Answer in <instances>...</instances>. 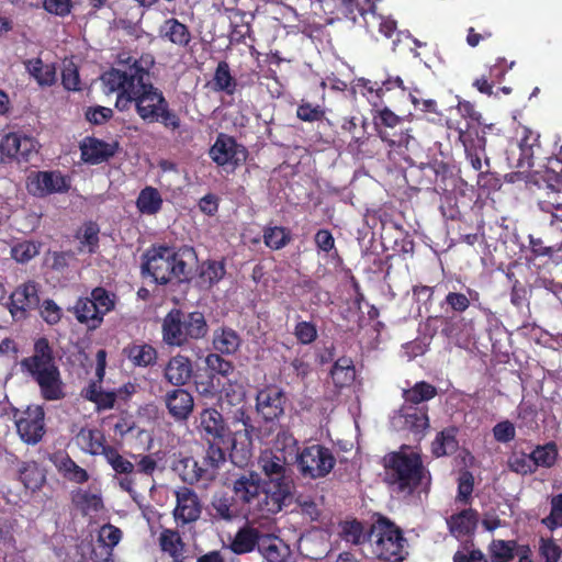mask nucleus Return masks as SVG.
Masks as SVG:
<instances>
[{
    "label": "nucleus",
    "mask_w": 562,
    "mask_h": 562,
    "mask_svg": "<svg viewBox=\"0 0 562 562\" xmlns=\"http://www.w3.org/2000/svg\"><path fill=\"white\" fill-rule=\"evenodd\" d=\"M101 81L106 93H116L115 108L120 111L135 105L136 113L148 123L161 122L167 128L180 126L178 115L169 109L162 92L149 81V74L138 60L104 72Z\"/></svg>",
    "instance_id": "obj_1"
},
{
    "label": "nucleus",
    "mask_w": 562,
    "mask_h": 562,
    "mask_svg": "<svg viewBox=\"0 0 562 562\" xmlns=\"http://www.w3.org/2000/svg\"><path fill=\"white\" fill-rule=\"evenodd\" d=\"M198 429L206 439H224L231 435L232 458L234 462H246L251 457L254 426L244 412H238L227 427L222 414L214 408L200 413Z\"/></svg>",
    "instance_id": "obj_2"
},
{
    "label": "nucleus",
    "mask_w": 562,
    "mask_h": 562,
    "mask_svg": "<svg viewBox=\"0 0 562 562\" xmlns=\"http://www.w3.org/2000/svg\"><path fill=\"white\" fill-rule=\"evenodd\" d=\"M196 262V255L192 247L183 246L178 250L160 246L146 254V270L160 284L173 280H187Z\"/></svg>",
    "instance_id": "obj_3"
},
{
    "label": "nucleus",
    "mask_w": 562,
    "mask_h": 562,
    "mask_svg": "<svg viewBox=\"0 0 562 562\" xmlns=\"http://www.w3.org/2000/svg\"><path fill=\"white\" fill-rule=\"evenodd\" d=\"M21 366L36 381L46 401H58L65 396L64 383L47 339H37L34 353L23 359Z\"/></svg>",
    "instance_id": "obj_4"
},
{
    "label": "nucleus",
    "mask_w": 562,
    "mask_h": 562,
    "mask_svg": "<svg viewBox=\"0 0 562 562\" xmlns=\"http://www.w3.org/2000/svg\"><path fill=\"white\" fill-rule=\"evenodd\" d=\"M425 470L419 454L402 449L384 458V481L393 492L412 494L422 483Z\"/></svg>",
    "instance_id": "obj_5"
},
{
    "label": "nucleus",
    "mask_w": 562,
    "mask_h": 562,
    "mask_svg": "<svg viewBox=\"0 0 562 562\" xmlns=\"http://www.w3.org/2000/svg\"><path fill=\"white\" fill-rule=\"evenodd\" d=\"M162 340L169 346L180 347L190 339H200L207 333V324L200 312L171 310L162 321Z\"/></svg>",
    "instance_id": "obj_6"
},
{
    "label": "nucleus",
    "mask_w": 562,
    "mask_h": 562,
    "mask_svg": "<svg viewBox=\"0 0 562 562\" xmlns=\"http://www.w3.org/2000/svg\"><path fill=\"white\" fill-rule=\"evenodd\" d=\"M372 552L381 560L396 562L403 560L405 539L401 530L389 519L380 517L368 535Z\"/></svg>",
    "instance_id": "obj_7"
},
{
    "label": "nucleus",
    "mask_w": 562,
    "mask_h": 562,
    "mask_svg": "<svg viewBox=\"0 0 562 562\" xmlns=\"http://www.w3.org/2000/svg\"><path fill=\"white\" fill-rule=\"evenodd\" d=\"M265 476L273 484L271 494H266V508L268 513L281 510V457L280 450L266 449L261 452L258 461Z\"/></svg>",
    "instance_id": "obj_8"
},
{
    "label": "nucleus",
    "mask_w": 562,
    "mask_h": 562,
    "mask_svg": "<svg viewBox=\"0 0 562 562\" xmlns=\"http://www.w3.org/2000/svg\"><path fill=\"white\" fill-rule=\"evenodd\" d=\"M297 463L304 476L321 479L330 473L336 460L328 448L321 445H312L299 453Z\"/></svg>",
    "instance_id": "obj_9"
},
{
    "label": "nucleus",
    "mask_w": 562,
    "mask_h": 562,
    "mask_svg": "<svg viewBox=\"0 0 562 562\" xmlns=\"http://www.w3.org/2000/svg\"><path fill=\"white\" fill-rule=\"evenodd\" d=\"M234 497L237 502L247 505V510H258L262 515H269L266 508V494L272 491H260V477L255 472L240 475L233 485Z\"/></svg>",
    "instance_id": "obj_10"
},
{
    "label": "nucleus",
    "mask_w": 562,
    "mask_h": 562,
    "mask_svg": "<svg viewBox=\"0 0 562 562\" xmlns=\"http://www.w3.org/2000/svg\"><path fill=\"white\" fill-rule=\"evenodd\" d=\"M283 512L289 516L291 524H305L316 520L319 510L316 503L308 495L290 492L288 484L283 482Z\"/></svg>",
    "instance_id": "obj_11"
},
{
    "label": "nucleus",
    "mask_w": 562,
    "mask_h": 562,
    "mask_svg": "<svg viewBox=\"0 0 562 562\" xmlns=\"http://www.w3.org/2000/svg\"><path fill=\"white\" fill-rule=\"evenodd\" d=\"M69 186L68 179L59 171H33L26 178L27 192L36 198L66 192Z\"/></svg>",
    "instance_id": "obj_12"
},
{
    "label": "nucleus",
    "mask_w": 562,
    "mask_h": 562,
    "mask_svg": "<svg viewBox=\"0 0 562 562\" xmlns=\"http://www.w3.org/2000/svg\"><path fill=\"white\" fill-rule=\"evenodd\" d=\"M538 139V134L527 127H522L520 138L512 142L506 150L508 165L522 171L531 168Z\"/></svg>",
    "instance_id": "obj_13"
},
{
    "label": "nucleus",
    "mask_w": 562,
    "mask_h": 562,
    "mask_svg": "<svg viewBox=\"0 0 562 562\" xmlns=\"http://www.w3.org/2000/svg\"><path fill=\"white\" fill-rule=\"evenodd\" d=\"M210 156L215 164L234 169L245 161L246 149L238 145L234 138L221 134L210 149Z\"/></svg>",
    "instance_id": "obj_14"
},
{
    "label": "nucleus",
    "mask_w": 562,
    "mask_h": 562,
    "mask_svg": "<svg viewBox=\"0 0 562 562\" xmlns=\"http://www.w3.org/2000/svg\"><path fill=\"white\" fill-rule=\"evenodd\" d=\"M38 288L34 282H26L18 286L10 295L9 312L14 321L27 317L30 311L38 306Z\"/></svg>",
    "instance_id": "obj_15"
},
{
    "label": "nucleus",
    "mask_w": 562,
    "mask_h": 562,
    "mask_svg": "<svg viewBox=\"0 0 562 562\" xmlns=\"http://www.w3.org/2000/svg\"><path fill=\"white\" fill-rule=\"evenodd\" d=\"M44 417L41 406H29L16 419V429L24 442L35 445L42 439L45 432Z\"/></svg>",
    "instance_id": "obj_16"
},
{
    "label": "nucleus",
    "mask_w": 562,
    "mask_h": 562,
    "mask_svg": "<svg viewBox=\"0 0 562 562\" xmlns=\"http://www.w3.org/2000/svg\"><path fill=\"white\" fill-rule=\"evenodd\" d=\"M104 458L115 472V480L120 487L134 498L136 493L134 490L136 476L135 464L121 456L119 451L112 447L105 452Z\"/></svg>",
    "instance_id": "obj_17"
},
{
    "label": "nucleus",
    "mask_w": 562,
    "mask_h": 562,
    "mask_svg": "<svg viewBox=\"0 0 562 562\" xmlns=\"http://www.w3.org/2000/svg\"><path fill=\"white\" fill-rule=\"evenodd\" d=\"M177 505L173 516L177 521L188 524L196 520L201 514V505L198 495L188 487H181L175 492Z\"/></svg>",
    "instance_id": "obj_18"
},
{
    "label": "nucleus",
    "mask_w": 562,
    "mask_h": 562,
    "mask_svg": "<svg viewBox=\"0 0 562 562\" xmlns=\"http://www.w3.org/2000/svg\"><path fill=\"white\" fill-rule=\"evenodd\" d=\"M440 321L441 333L456 345L465 347L470 342L474 331L471 322L459 315L442 316Z\"/></svg>",
    "instance_id": "obj_19"
},
{
    "label": "nucleus",
    "mask_w": 562,
    "mask_h": 562,
    "mask_svg": "<svg viewBox=\"0 0 562 562\" xmlns=\"http://www.w3.org/2000/svg\"><path fill=\"white\" fill-rule=\"evenodd\" d=\"M378 133L382 142L390 147V151L396 153L406 161L411 160L419 149L418 142L408 131L390 134L387 131L379 130Z\"/></svg>",
    "instance_id": "obj_20"
},
{
    "label": "nucleus",
    "mask_w": 562,
    "mask_h": 562,
    "mask_svg": "<svg viewBox=\"0 0 562 562\" xmlns=\"http://www.w3.org/2000/svg\"><path fill=\"white\" fill-rule=\"evenodd\" d=\"M257 411L267 422H273L281 415V389L269 386L257 394Z\"/></svg>",
    "instance_id": "obj_21"
},
{
    "label": "nucleus",
    "mask_w": 562,
    "mask_h": 562,
    "mask_svg": "<svg viewBox=\"0 0 562 562\" xmlns=\"http://www.w3.org/2000/svg\"><path fill=\"white\" fill-rule=\"evenodd\" d=\"M165 403L169 414L176 420H186L193 411V397L183 389H175L167 392Z\"/></svg>",
    "instance_id": "obj_22"
},
{
    "label": "nucleus",
    "mask_w": 562,
    "mask_h": 562,
    "mask_svg": "<svg viewBox=\"0 0 562 562\" xmlns=\"http://www.w3.org/2000/svg\"><path fill=\"white\" fill-rule=\"evenodd\" d=\"M23 66L29 76L42 88L52 87L57 81L54 63H44L42 58L34 57L23 60Z\"/></svg>",
    "instance_id": "obj_23"
},
{
    "label": "nucleus",
    "mask_w": 562,
    "mask_h": 562,
    "mask_svg": "<svg viewBox=\"0 0 562 562\" xmlns=\"http://www.w3.org/2000/svg\"><path fill=\"white\" fill-rule=\"evenodd\" d=\"M76 445L86 453L103 456L111 448L105 445V438L101 430L95 428H81L75 437Z\"/></svg>",
    "instance_id": "obj_24"
},
{
    "label": "nucleus",
    "mask_w": 562,
    "mask_h": 562,
    "mask_svg": "<svg viewBox=\"0 0 562 562\" xmlns=\"http://www.w3.org/2000/svg\"><path fill=\"white\" fill-rule=\"evenodd\" d=\"M81 156L86 162L97 165L108 160L115 153L116 145L97 138H86L81 146Z\"/></svg>",
    "instance_id": "obj_25"
},
{
    "label": "nucleus",
    "mask_w": 562,
    "mask_h": 562,
    "mask_svg": "<svg viewBox=\"0 0 562 562\" xmlns=\"http://www.w3.org/2000/svg\"><path fill=\"white\" fill-rule=\"evenodd\" d=\"M192 375V363L188 357L177 355L165 368V378L173 385H184Z\"/></svg>",
    "instance_id": "obj_26"
},
{
    "label": "nucleus",
    "mask_w": 562,
    "mask_h": 562,
    "mask_svg": "<svg viewBox=\"0 0 562 562\" xmlns=\"http://www.w3.org/2000/svg\"><path fill=\"white\" fill-rule=\"evenodd\" d=\"M176 470L179 472L182 480L190 484L199 481H212V470H205L203 462L200 463L191 457L180 460Z\"/></svg>",
    "instance_id": "obj_27"
},
{
    "label": "nucleus",
    "mask_w": 562,
    "mask_h": 562,
    "mask_svg": "<svg viewBox=\"0 0 562 562\" xmlns=\"http://www.w3.org/2000/svg\"><path fill=\"white\" fill-rule=\"evenodd\" d=\"M450 532L456 538H462L472 533L477 524V514L473 509H463L447 519Z\"/></svg>",
    "instance_id": "obj_28"
},
{
    "label": "nucleus",
    "mask_w": 562,
    "mask_h": 562,
    "mask_svg": "<svg viewBox=\"0 0 562 562\" xmlns=\"http://www.w3.org/2000/svg\"><path fill=\"white\" fill-rule=\"evenodd\" d=\"M458 133L465 154L485 153L486 139L477 125L467 123L465 128H458Z\"/></svg>",
    "instance_id": "obj_29"
},
{
    "label": "nucleus",
    "mask_w": 562,
    "mask_h": 562,
    "mask_svg": "<svg viewBox=\"0 0 562 562\" xmlns=\"http://www.w3.org/2000/svg\"><path fill=\"white\" fill-rule=\"evenodd\" d=\"M330 379L336 389H344L352 384L356 378L353 362L348 357L338 358L330 369Z\"/></svg>",
    "instance_id": "obj_30"
},
{
    "label": "nucleus",
    "mask_w": 562,
    "mask_h": 562,
    "mask_svg": "<svg viewBox=\"0 0 562 562\" xmlns=\"http://www.w3.org/2000/svg\"><path fill=\"white\" fill-rule=\"evenodd\" d=\"M126 358L137 367H148L156 362V349L145 342H133L126 346L123 350Z\"/></svg>",
    "instance_id": "obj_31"
},
{
    "label": "nucleus",
    "mask_w": 562,
    "mask_h": 562,
    "mask_svg": "<svg viewBox=\"0 0 562 562\" xmlns=\"http://www.w3.org/2000/svg\"><path fill=\"white\" fill-rule=\"evenodd\" d=\"M122 540V531L120 528L106 524L103 525L98 532V542L102 546L103 552H101L102 560L100 562H114L113 561V548L116 547ZM94 562H99L94 560Z\"/></svg>",
    "instance_id": "obj_32"
},
{
    "label": "nucleus",
    "mask_w": 562,
    "mask_h": 562,
    "mask_svg": "<svg viewBox=\"0 0 562 562\" xmlns=\"http://www.w3.org/2000/svg\"><path fill=\"white\" fill-rule=\"evenodd\" d=\"M77 319L89 328H97L103 321L102 314L91 297L79 299L74 307Z\"/></svg>",
    "instance_id": "obj_33"
},
{
    "label": "nucleus",
    "mask_w": 562,
    "mask_h": 562,
    "mask_svg": "<svg viewBox=\"0 0 562 562\" xmlns=\"http://www.w3.org/2000/svg\"><path fill=\"white\" fill-rule=\"evenodd\" d=\"M160 36L172 44L184 47L191 41V34L183 23L177 19H168L160 26Z\"/></svg>",
    "instance_id": "obj_34"
},
{
    "label": "nucleus",
    "mask_w": 562,
    "mask_h": 562,
    "mask_svg": "<svg viewBox=\"0 0 562 562\" xmlns=\"http://www.w3.org/2000/svg\"><path fill=\"white\" fill-rule=\"evenodd\" d=\"M53 462L57 470L69 481L83 483L88 481L89 475L85 469L79 467L69 456L57 453L53 458Z\"/></svg>",
    "instance_id": "obj_35"
},
{
    "label": "nucleus",
    "mask_w": 562,
    "mask_h": 562,
    "mask_svg": "<svg viewBox=\"0 0 562 562\" xmlns=\"http://www.w3.org/2000/svg\"><path fill=\"white\" fill-rule=\"evenodd\" d=\"M19 477L26 490L35 492L45 482V474L34 461L22 462L19 467Z\"/></svg>",
    "instance_id": "obj_36"
},
{
    "label": "nucleus",
    "mask_w": 562,
    "mask_h": 562,
    "mask_svg": "<svg viewBox=\"0 0 562 562\" xmlns=\"http://www.w3.org/2000/svg\"><path fill=\"white\" fill-rule=\"evenodd\" d=\"M398 418L414 432H420L428 427V416L424 407H416L404 404L400 411Z\"/></svg>",
    "instance_id": "obj_37"
},
{
    "label": "nucleus",
    "mask_w": 562,
    "mask_h": 562,
    "mask_svg": "<svg viewBox=\"0 0 562 562\" xmlns=\"http://www.w3.org/2000/svg\"><path fill=\"white\" fill-rule=\"evenodd\" d=\"M136 206L142 214L155 215L162 206L161 194L156 188L146 187L139 192Z\"/></svg>",
    "instance_id": "obj_38"
},
{
    "label": "nucleus",
    "mask_w": 562,
    "mask_h": 562,
    "mask_svg": "<svg viewBox=\"0 0 562 562\" xmlns=\"http://www.w3.org/2000/svg\"><path fill=\"white\" fill-rule=\"evenodd\" d=\"M260 536L254 528H241L235 535L231 549L237 554L248 553L257 547Z\"/></svg>",
    "instance_id": "obj_39"
},
{
    "label": "nucleus",
    "mask_w": 562,
    "mask_h": 562,
    "mask_svg": "<svg viewBox=\"0 0 562 562\" xmlns=\"http://www.w3.org/2000/svg\"><path fill=\"white\" fill-rule=\"evenodd\" d=\"M559 457V450L555 442L550 441L544 445H538L531 451V458L535 463V469L538 468H552Z\"/></svg>",
    "instance_id": "obj_40"
},
{
    "label": "nucleus",
    "mask_w": 562,
    "mask_h": 562,
    "mask_svg": "<svg viewBox=\"0 0 562 562\" xmlns=\"http://www.w3.org/2000/svg\"><path fill=\"white\" fill-rule=\"evenodd\" d=\"M82 396L93 402L98 409H110L114 406L116 395L114 392L103 391L101 384L92 382L82 391Z\"/></svg>",
    "instance_id": "obj_41"
},
{
    "label": "nucleus",
    "mask_w": 562,
    "mask_h": 562,
    "mask_svg": "<svg viewBox=\"0 0 562 562\" xmlns=\"http://www.w3.org/2000/svg\"><path fill=\"white\" fill-rule=\"evenodd\" d=\"M325 114L326 108L323 100L321 102H313L307 98H303L296 109V117L308 123L322 121Z\"/></svg>",
    "instance_id": "obj_42"
},
{
    "label": "nucleus",
    "mask_w": 562,
    "mask_h": 562,
    "mask_svg": "<svg viewBox=\"0 0 562 562\" xmlns=\"http://www.w3.org/2000/svg\"><path fill=\"white\" fill-rule=\"evenodd\" d=\"M213 345L217 351L231 355L238 349L240 338L235 330L221 328L214 333Z\"/></svg>",
    "instance_id": "obj_43"
},
{
    "label": "nucleus",
    "mask_w": 562,
    "mask_h": 562,
    "mask_svg": "<svg viewBox=\"0 0 562 562\" xmlns=\"http://www.w3.org/2000/svg\"><path fill=\"white\" fill-rule=\"evenodd\" d=\"M437 390L427 382H417L413 387L405 390L403 393L405 404L416 406L435 397Z\"/></svg>",
    "instance_id": "obj_44"
},
{
    "label": "nucleus",
    "mask_w": 562,
    "mask_h": 562,
    "mask_svg": "<svg viewBox=\"0 0 562 562\" xmlns=\"http://www.w3.org/2000/svg\"><path fill=\"white\" fill-rule=\"evenodd\" d=\"M159 542L161 550L168 553L175 561L183 559V544L178 532L166 529L160 533Z\"/></svg>",
    "instance_id": "obj_45"
},
{
    "label": "nucleus",
    "mask_w": 562,
    "mask_h": 562,
    "mask_svg": "<svg viewBox=\"0 0 562 562\" xmlns=\"http://www.w3.org/2000/svg\"><path fill=\"white\" fill-rule=\"evenodd\" d=\"M280 539L274 535H261L257 549L267 562H281Z\"/></svg>",
    "instance_id": "obj_46"
},
{
    "label": "nucleus",
    "mask_w": 562,
    "mask_h": 562,
    "mask_svg": "<svg viewBox=\"0 0 562 562\" xmlns=\"http://www.w3.org/2000/svg\"><path fill=\"white\" fill-rule=\"evenodd\" d=\"M14 142L13 153L15 159L27 161L38 150V143L31 136L19 133H11Z\"/></svg>",
    "instance_id": "obj_47"
},
{
    "label": "nucleus",
    "mask_w": 562,
    "mask_h": 562,
    "mask_svg": "<svg viewBox=\"0 0 562 562\" xmlns=\"http://www.w3.org/2000/svg\"><path fill=\"white\" fill-rule=\"evenodd\" d=\"M507 465L510 471L521 475L532 474L536 472L531 452L526 453L524 451H513L508 457Z\"/></svg>",
    "instance_id": "obj_48"
},
{
    "label": "nucleus",
    "mask_w": 562,
    "mask_h": 562,
    "mask_svg": "<svg viewBox=\"0 0 562 562\" xmlns=\"http://www.w3.org/2000/svg\"><path fill=\"white\" fill-rule=\"evenodd\" d=\"M517 542L514 540H493L490 544L492 562H509L515 557Z\"/></svg>",
    "instance_id": "obj_49"
},
{
    "label": "nucleus",
    "mask_w": 562,
    "mask_h": 562,
    "mask_svg": "<svg viewBox=\"0 0 562 562\" xmlns=\"http://www.w3.org/2000/svg\"><path fill=\"white\" fill-rule=\"evenodd\" d=\"M214 88L217 91H224L227 94H233L236 90V80L232 77L228 64L221 61L215 70L213 78Z\"/></svg>",
    "instance_id": "obj_50"
},
{
    "label": "nucleus",
    "mask_w": 562,
    "mask_h": 562,
    "mask_svg": "<svg viewBox=\"0 0 562 562\" xmlns=\"http://www.w3.org/2000/svg\"><path fill=\"white\" fill-rule=\"evenodd\" d=\"M458 447L454 429H446L437 435L431 449L436 457L452 453Z\"/></svg>",
    "instance_id": "obj_51"
},
{
    "label": "nucleus",
    "mask_w": 562,
    "mask_h": 562,
    "mask_svg": "<svg viewBox=\"0 0 562 562\" xmlns=\"http://www.w3.org/2000/svg\"><path fill=\"white\" fill-rule=\"evenodd\" d=\"M538 554L540 562H559L562 557V549L552 537H541Z\"/></svg>",
    "instance_id": "obj_52"
},
{
    "label": "nucleus",
    "mask_w": 562,
    "mask_h": 562,
    "mask_svg": "<svg viewBox=\"0 0 562 562\" xmlns=\"http://www.w3.org/2000/svg\"><path fill=\"white\" fill-rule=\"evenodd\" d=\"M80 250L92 254L99 246V227L94 223H87L78 236Z\"/></svg>",
    "instance_id": "obj_53"
},
{
    "label": "nucleus",
    "mask_w": 562,
    "mask_h": 562,
    "mask_svg": "<svg viewBox=\"0 0 562 562\" xmlns=\"http://www.w3.org/2000/svg\"><path fill=\"white\" fill-rule=\"evenodd\" d=\"M551 165L542 176L543 181L547 183V188L552 192H559L562 188V162L558 159H549Z\"/></svg>",
    "instance_id": "obj_54"
},
{
    "label": "nucleus",
    "mask_w": 562,
    "mask_h": 562,
    "mask_svg": "<svg viewBox=\"0 0 562 562\" xmlns=\"http://www.w3.org/2000/svg\"><path fill=\"white\" fill-rule=\"evenodd\" d=\"M550 514L541 522L551 531L562 527V494L554 495L550 501Z\"/></svg>",
    "instance_id": "obj_55"
},
{
    "label": "nucleus",
    "mask_w": 562,
    "mask_h": 562,
    "mask_svg": "<svg viewBox=\"0 0 562 562\" xmlns=\"http://www.w3.org/2000/svg\"><path fill=\"white\" fill-rule=\"evenodd\" d=\"M40 251V246L31 240H24L15 244L11 248L12 258L21 263L30 261Z\"/></svg>",
    "instance_id": "obj_56"
},
{
    "label": "nucleus",
    "mask_w": 562,
    "mask_h": 562,
    "mask_svg": "<svg viewBox=\"0 0 562 562\" xmlns=\"http://www.w3.org/2000/svg\"><path fill=\"white\" fill-rule=\"evenodd\" d=\"M226 461L225 452L222 448L210 445L206 454L203 458L205 470H212V480L216 476L217 470Z\"/></svg>",
    "instance_id": "obj_57"
},
{
    "label": "nucleus",
    "mask_w": 562,
    "mask_h": 562,
    "mask_svg": "<svg viewBox=\"0 0 562 562\" xmlns=\"http://www.w3.org/2000/svg\"><path fill=\"white\" fill-rule=\"evenodd\" d=\"M341 537L347 542L359 544L366 540L367 532L361 522L356 520L346 521L341 526Z\"/></svg>",
    "instance_id": "obj_58"
},
{
    "label": "nucleus",
    "mask_w": 562,
    "mask_h": 562,
    "mask_svg": "<svg viewBox=\"0 0 562 562\" xmlns=\"http://www.w3.org/2000/svg\"><path fill=\"white\" fill-rule=\"evenodd\" d=\"M212 507L215 510L216 516L224 520H232L238 516V509L226 496H214Z\"/></svg>",
    "instance_id": "obj_59"
},
{
    "label": "nucleus",
    "mask_w": 562,
    "mask_h": 562,
    "mask_svg": "<svg viewBox=\"0 0 562 562\" xmlns=\"http://www.w3.org/2000/svg\"><path fill=\"white\" fill-rule=\"evenodd\" d=\"M76 501L86 514L97 513L102 508V498L97 493L79 492Z\"/></svg>",
    "instance_id": "obj_60"
},
{
    "label": "nucleus",
    "mask_w": 562,
    "mask_h": 562,
    "mask_svg": "<svg viewBox=\"0 0 562 562\" xmlns=\"http://www.w3.org/2000/svg\"><path fill=\"white\" fill-rule=\"evenodd\" d=\"M61 82L65 89L77 91L80 89V79L76 65L72 61H66L61 71Z\"/></svg>",
    "instance_id": "obj_61"
},
{
    "label": "nucleus",
    "mask_w": 562,
    "mask_h": 562,
    "mask_svg": "<svg viewBox=\"0 0 562 562\" xmlns=\"http://www.w3.org/2000/svg\"><path fill=\"white\" fill-rule=\"evenodd\" d=\"M43 8L49 14L65 18L71 13L74 3L71 0H43Z\"/></svg>",
    "instance_id": "obj_62"
},
{
    "label": "nucleus",
    "mask_w": 562,
    "mask_h": 562,
    "mask_svg": "<svg viewBox=\"0 0 562 562\" xmlns=\"http://www.w3.org/2000/svg\"><path fill=\"white\" fill-rule=\"evenodd\" d=\"M445 305H447L451 311L460 314L467 311L470 306V299L463 293L449 292L441 303L442 307Z\"/></svg>",
    "instance_id": "obj_63"
},
{
    "label": "nucleus",
    "mask_w": 562,
    "mask_h": 562,
    "mask_svg": "<svg viewBox=\"0 0 562 562\" xmlns=\"http://www.w3.org/2000/svg\"><path fill=\"white\" fill-rule=\"evenodd\" d=\"M494 439L497 442L507 443L514 440L516 436V428L514 424L509 420H502L497 423L493 429Z\"/></svg>",
    "instance_id": "obj_64"
}]
</instances>
